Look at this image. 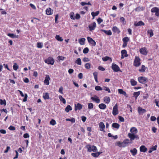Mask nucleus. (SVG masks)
I'll return each instance as SVG.
<instances>
[{"instance_id": "39448f33", "label": "nucleus", "mask_w": 159, "mask_h": 159, "mask_svg": "<svg viewBox=\"0 0 159 159\" xmlns=\"http://www.w3.org/2000/svg\"><path fill=\"white\" fill-rule=\"evenodd\" d=\"M133 64L136 67H138L140 65V59L139 57H135L134 61Z\"/></svg>"}, {"instance_id": "b1692460", "label": "nucleus", "mask_w": 159, "mask_h": 159, "mask_svg": "<svg viewBox=\"0 0 159 159\" xmlns=\"http://www.w3.org/2000/svg\"><path fill=\"white\" fill-rule=\"evenodd\" d=\"M104 102L106 104H108L110 101V99L109 97L106 96L103 99Z\"/></svg>"}, {"instance_id": "4468645a", "label": "nucleus", "mask_w": 159, "mask_h": 159, "mask_svg": "<svg viewBox=\"0 0 159 159\" xmlns=\"http://www.w3.org/2000/svg\"><path fill=\"white\" fill-rule=\"evenodd\" d=\"M121 59H123L124 57H128L127 51L125 50H122L121 52Z\"/></svg>"}, {"instance_id": "5701e85b", "label": "nucleus", "mask_w": 159, "mask_h": 159, "mask_svg": "<svg viewBox=\"0 0 159 159\" xmlns=\"http://www.w3.org/2000/svg\"><path fill=\"white\" fill-rule=\"evenodd\" d=\"M46 13L47 15H51L53 13V10H52L51 8H49L47 9L46 10Z\"/></svg>"}, {"instance_id": "f704fd0d", "label": "nucleus", "mask_w": 159, "mask_h": 159, "mask_svg": "<svg viewBox=\"0 0 159 159\" xmlns=\"http://www.w3.org/2000/svg\"><path fill=\"white\" fill-rule=\"evenodd\" d=\"M72 107L70 105H68L65 108V111L67 112H68L72 110Z\"/></svg>"}, {"instance_id": "3c124183", "label": "nucleus", "mask_w": 159, "mask_h": 159, "mask_svg": "<svg viewBox=\"0 0 159 159\" xmlns=\"http://www.w3.org/2000/svg\"><path fill=\"white\" fill-rule=\"evenodd\" d=\"M123 42L127 43L129 41V38L128 37H125L122 39Z\"/></svg>"}, {"instance_id": "c756f323", "label": "nucleus", "mask_w": 159, "mask_h": 159, "mask_svg": "<svg viewBox=\"0 0 159 159\" xmlns=\"http://www.w3.org/2000/svg\"><path fill=\"white\" fill-rule=\"evenodd\" d=\"M7 36L12 38H18L19 36L18 35H16L14 34L8 33L7 34Z\"/></svg>"}, {"instance_id": "ea45409f", "label": "nucleus", "mask_w": 159, "mask_h": 159, "mask_svg": "<svg viewBox=\"0 0 159 159\" xmlns=\"http://www.w3.org/2000/svg\"><path fill=\"white\" fill-rule=\"evenodd\" d=\"M58 97L60 100L61 102H62L64 104H65L66 103V101L65 99L63 98L62 96L59 95V96Z\"/></svg>"}, {"instance_id": "09e8293b", "label": "nucleus", "mask_w": 159, "mask_h": 159, "mask_svg": "<svg viewBox=\"0 0 159 159\" xmlns=\"http://www.w3.org/2000/svg\"><path fill=\"white\" fill-rule=\"evenodd\" d=\"M75 63L79 65H81V61L80 58H78L76 61Z\"/></svg>"}, {"instance_id": "a878e982", "label": "nucleus", "mask_w": 159, "mask_h": 159, "mask_svg": "<svg viewBox=\"0 0 159 159\" xmlns=\"http://www.w3.org/2000/svg\"><path fill=\"white\" fill-rule=\"evenodd\" d=\"M101 152H98L96 153H91V155L94 157H98L99 155L102 153Z\"/></svg>"}, {"instance_id": "5fc2aeb1", "label": "nucleus", "mask_w": 159, "mask_h": 159, "mask_svg": "<svg viewBox=\"0 0 159 159\" xmlns=\"http://www.w3.org/2000/svg\"><path fill=\"white\" fill-rule=\"evenodd\" d=\"M95 89L97 91H101L102 90V88L100 86H97L95 87Z\"/></svg>"}, {"instance_id": "de8ad7c7", "label": "nucleus", "mask_w": 159, "mask_h": 159, "mask_svg": "<svg viewBox=\"0 0 159 159\" xmlns=\"http://www.w3.org/2000/svg\"><path fill=\"white\" fill-rule=\"evenodd\" d=\"M0 104L3 105V104L4 106L6 105V102L5 100H2V99L0 100Z\"/></svg>"}, {"instance_id": "4c0bfd02", "label": "nucleus", "mask_w": 159, "mask_h": 159, "mask_svg": "<svg viewBox=\"0 0 159 159\" xmlns=\"http://www.w3.org/2000/svg\"><path fill=\"white\" fill-rule=\"evenodd\" d=\"M118 92L119 93L122 94L124 95H126V93L124 91L123 89H119L118 90Z\"/></svg>"}, {"instance_id": "a211bd4d", "label": "nucleus", "mask_w": 159, "mask_h": 159, "mask_svg": "<svg viewBox=\"0 0 159 159\" xmlns=\"http://www.w3.org/2000/svg\"><path fill=\"white\" fill-rule=\"evenodd\" d=\"M99 127L101 131H103L104 130L105 125L102 122H101L99 124Z\"/></svg>"}, {"instance_id": "9b49d317", "label": "nucleus", "mask_w": 159, "mask_h": 159, "mask_svg": "<svg viewBox=\"0 0 159 159\" xmlns=\"http://www.w3.org/2000/svg\"><path fill=\"white\" fill-rule=\"evenodd\" d=\"M88 42L90 44H91L93 46H95L96 45V42L93 39L90 37H88L87 38Z\"/></svg>"}, {"instance_id": "0e129e2a", "label": "nucleus", "mask_w": 159, "mask_h": 159, "mask_svg": "<svg viewBox=\"0 0 159 159\" xmlns=\"http://www.w3.org/2000/svg\"><path fill=\"white\" fill-rule=\"evenodd\" d=\"M0 133L1 134H5L6 133V131L4 129H1L0 130Z\"/></svg>"}, {"instance_id": "7ed1b4c3", "label": "nucleus", "mask_w": 159, "mask_h": 159, "mask_svg": "<svg viewBox=\"0 0 159 159\" xmlns=\"http://www.w3.org/2000/svg\"><path fill=\"white\" fill-rule=\"evenodd\" d=\"M86 148L87 149V151L89 152H91L92 151L96 152L97 150L96 147L94 145L92 146L90 144H88L86 146Z\"/></svg>"}, {"instance_id": "0eeeda50", "label": "nucleus", "mask_w": 159, "mask_h": 159, "mask_svg": "<svg viewBox=\"0 0 159 159\" xmlns=\"http://www.w3.org/2000/svg\"><path fill=\"white\" fill-rule=\"evenodd\" d=\"M119 112L118 110V105L116 103L113 107L112 113L113 115L115 116L118 114Z\"/></svg>"}, {"instance_id": "8fccbe9b", "label": "nucleus", "mask_w": 159, "mask_h": 159, "mask_svg": "<svg viewBox=\"0 0 159 159\" xmlns=\"http://www.w3.org/2000/svg\"><path fill=\"white\" fill-rule=\"evenodd\" d=\"M43 46V44L42 43L38 42L37 43V47L39 48H42Z\"/></svg>"}, {"instance_id": "49530a36", "label": "nucleus", "mask_w": 159, "mask_h": 159, "mask_svg": "<svg viewBox=\"0 0 159 159\" xmlns=\"http://www.w3.org/2000/svg\"><path fill=\"white\" fill-rule=\"evenodd\" d=\"M70 17L72 20H75V14L74 12H71L70 14Z\"/></svg>"}, {"instance_id": "a19ab883", "label": "nucleus", "mask_w": 159, "mask_h": 159, "mask_svg": "<svg viewBox=\"0 0 159 159\" xmlns=\"http://www.w3.org/2000/svg\"><path fill=\"white\" fill-rule=\"evenodd\" d=\"M93 75L94 76V78L95 79V81L97 82H98V73L97 72H95L93 73Z\"/></svg>"}, {"instance_id": "680f3d73", "label": "nucleus", "mask_w": 159, "mask_h": 159, "mask_svg": "<svg viewBox=\"0 0 159 159\" xmlns=\"http://www.w3.org/2000/svg\"><path fill=\"white\" fill-rule=\"evenodd\" d=\"M57 58H58V59L59 60H62V61L64 60L65 59L64 57H63L62 56H59Z\"/></svg>"}, {"instance_id": "58836bf2", "label": "nucleus", "mask_w": 159, "mask_h": 159, "mask_svg": "<svg viewBox=\"0 0 159 159\" xmlns=\"http://www.w3.org/2000/svg\"><path fill=\"white\" fill-rule=\"evenodd\" d=\"M55 38L58 41H62L63 40L62 37H61L59 35H56Z\"/></svg>"}, {"instance_id": "f257e3e1", "label": "nucleus", "mask_w": 159, "mask_h": 159, "mask_svg": "<svg viewBox=\"0 0 159 159\" xmlns=\"http://www.w3.org/2000/svg\"><path fill=\"white\" fill-rule=\"evenodd\" d=\"M131 133L128 134V136L130 138V140L132 141L135 139H139V137L138 135L135 134L138 133V130L135 127H131L130 130Z\"/></svg>"}, {"instance_id": "a18cd8bd", "label": "nucleus", "mask_w": 159, "mask_h": 159, "mask_svg": "<svg viewBox=\"0 0 159 159\" xmlns=\"http://www.w3.org/2000/svg\"><path fill=\"white\" fill-rule=\"evenodd\" d=\"M13 69L15 70H17L19 68V66L16 63H15L13 66Z\"/></svg>"}, {"instance_id": "603ef678", "label": "nucleus", "mask_w": 159, "mask_h": 159, "mask_svg": "<svg viewBox=\"0 0 159 159\" xmlns=\"http://www.w3.org/2000/svg\"><path fill=\"white\" fill-rule=\"evenodd\" d=\"M89 49L88 48L86 47L83 50V52L84 53L86 54L89 52Z\"/></svg>"}, {"instance_id": "6e6552de", "label": "nucleus", "mask_w": 159, "mask_h": 159, "mask_svg": "<svg viewBox=\"0 0 159 159\" xmlns=\"http://www.w3.org/2000/svg\"><path fill=\"white\" fill-rule=\"evenodd\" d=\"M139 51L140 53L145 56L148 53L147 49L145 47L140 48Z\"/></svg>"}, {"instance_id": "dca6fc26", "label": "nucleus", "mask_w": 159, "mask_h": 159, "mask_svg": "<svg viewBox=\"0 0 159 159\" xmlns=\"http://www.w3.org/2000/svg\"><path fill=\"white\" fill-rule=\"evenodd\" d=\"M18 91L19 92L20 95L22 97L25 96L23 100V102H26L27 100V98L28 97L27 94L25 93V95H24L23 92L21 91L20 90H18Z\"/></svg>"}, {"instance_id": "6ab92c4d", "label": "nucleus", "mask_w": 159, "mask_h": 159, "mask_svg": "<svg viewBox=\"0 0 159 159\" xmlns=\"http://www.w3.org/2000/svg\"><path fill=\"white\" fill-rule=\"evenodd\" d=\"M134 25L135 26H142L144 25V23L142 21H140L138 22H135L134 24Z\"/></svg>"}, {"instance_id": "bf43d9fd", "label": "nucleus", "mask_w": 159, "mask_h": 159, "mask_svg": "<svg viewBox=\"0 0 159 159\" xmlns=\"http://www.w3.org/2000/svg\"><path fill=\"white\" fill-rule=\"evenodd\" d=\"M63 88L62 86L60 87L59 88L58 92L60 93H61V94H63Z\"/></svg>"}, {"instance_id": "473e14b6", "label": "nucleus", "mask_w": 159, "mask_h": 159, "mask_svg": "<svg viewBox=\"0 0 159 159\" xmlns=\"http://www.w3.org/2000/svg\"><path fill=\"white\" fill-rule=\"evenodd\" d=\"M140 91H138L137 92H135L134 93L133 95V96L136 99L140 95Z\"/></svg>"}, {"instance_id": "e2e57ef3", "label": "nucleus", "mask_w": 159, "mask_h": 159, "mask_svg": "<svg viewBox=\"0 0 159 159\" xmlns=\"http://www.w3.org/2000/svg\"><path fill=\"white\" fill-rule=\"evenodd\" d=\"M80 18V15L78 13H76L75 14V18L77 20L79 19Z\"/></svg>"}, {"instance_id": "f03ea898", "label": "nucleus", "mask_w": 159, "mask_h": 159, "mask_svg": "<svg viewBox=\"0 0 159 159\" xmlns=\"http://www.w3.org/2000/svg\"><path fill=\"white\" fill-rule=\"evenodd\" d=\"M129 139H126L124 140L123 142H121L120 141H117L116 143V145L120 147H125L129 143H131L129 142Z\"/></svg>"}, {"instance_id": "4d7b16f0", "label": "nucleus", "mask_w": 159, "mask_h": 159, "mask_svg": "<svg viewBox=\"0 0 159 159\" xmlns=\"http://www.w3.org/2000/svg\"><path fill=\"white\" fill-rule=\"evenodd\" d=\"M8 128L10 130H15L16 129L15 127L12 125H10Z\"/></svg>"}, {"instance_id": "052dcab7", "label": "nucleus", "mask_w": 159, "mask_h": 159, "mask_svg": "<svg viewBox=\"0 0 159 159\" xmlns=\"http://www.w3.org/2000/svg\"><path fill=\"white\" fill-rule=\"evenodd\" d=\"M119 119L121 122H124L125 121L124 118L120 116H119Z\"/></svg>"}, {"instance_id": "864d4df0", "label": "nucleus", "mask_w": 159, "mask_h": 159, "mask_svg": "<svg viewBox=\"0 0 159 159\" xmlns=\"http://www.w3.org/2000/svg\"><path fill=\"white\" fill-rule=\"evenodd\" d=\"M50 124L52 125H54L56 124V121L54 119H52L50 122Z\"/></svg>"}, {"instance_id": "69168bd1", "label": "nucleus", "mask_w": 159, "mask_h": 159, "mask_svg": "<svg viewBox=\"0 0 159 159\" xmlns=\"http://www.w3.org/2000/svg\"><path fill=\"white\" fill-rule=\"evenodd\" d=\"M103 21V20L102 19L99 18L97 19V22L98 24H100L101 22H102Z\"/></svg>"}, {"instance_id": "2eb2a0df", "label": "nucleus", "mask_w": 159, "mask_h": 159, "mask_svg": "<svg viewBox=\"0 0 159 159\" xmlns=\"http://www.w3.org/2000/svg\"><path fill=\"white\" fill-rule=\"evenodd\" d=\"M50 80V79L49 75H46L45 80L44 81V84L47 85H48L49 84V81Z\"/></svg>"}, {"instance_id": "2f4dec72", "label": "nucleus", "mask_w": 159, "mask_h": 159, "mask_svg": "<svg viewBox=\"0 0 159 159\" xmlns=\"http://www.w3.org/2000/svg\"><path fill=\"white\" fill-rule=\"evenodd\" d=\"M102 31L105 34L108 35H111L112 34V32L111 30H102Z\"/></svg>"}, {"instance_id": "9d476101", "label": "nucleus", "mask_w": 159, "mask_h": 159, "mask_svg": "<svg viewBox=\"0 0 159 159\" xmlns=\"http://www.w3.org/2000/svg\"><path fill=\"white\" fill-rule=\"evenodd\" d=\"M111 68L114 72H118L120 71V68L118 66L115 64H112L111 66Z\"/></svg>"}, {"instance_id": "cd10ccee", "label": "nucleus", "mask_w": 159, "mask_h": 159, "mask_svg": "<svg viewBox=\"0 0 159 159\" xmlns=\"http://www.w3.org/2000/svg\"><path fill=\"white\" fill-rule=\"evenodd\" d=\"M146 67L144 65H142L141 67V68L139 70V71L143 73L145 71Z\"/></svg>"}, {"instance_id": "412c9836", "label": "nucleus", "mask_w": 159, "mask_h": 159, "mask_svg": "<svg viewBox=\"0 0 159 159\" xmlns=\"http://www.w3.org/2000/svg\"><path fill=\"white\" fill-rule=\"evenodd\" d=\"M147 150V148L144 145H142L140 147V151L141 152H145Z\"/></svg>"}, {"instance_id": "c85d7f7f", "label": "nucleus", "mask_w": 159, "mask_h": 159, "mask_svg": "<svg viewBox=\"0 0 159 159\" xmlns=\"http://www.w3.org/2000/svg\"><path fill=\"white\" fill-rule=\"evenodd\" d=\"M112 126L113 128H116L117 129L119 128L120 127V125L117 123H114L112 124Z\"/></svg>"}, {"instance_id": "ddd939ff", "label": "nucleus", "mask_w": 159, "mask_h": 159, "mask_svg": "<svg viewBox=\"0 0 159 159\" xmlns=\"http://www.w3.org/2000/svg\"><path fill=\"white\" fill-rule=\"evenodd\" d=\"M91 99L93 101H95L97 103H99L100 102V99L96 95H94L93 97H91Z\"/></svg>"}, {"instance_id": "e433bc0d", "label": "nucleus", "mask_w": 159, "mask_h": 159, "mask_svg": "<svg viewBox=\"0 0 159 159\" xmlns=\"http://www.w3.org/2000/svg\"><path fill=\"white\" fill-rule=\"evenodd\" d=\"M85 40V39L84 38H82L79 40V42L81 45H83L84 44Z\"/></svg>"}, {"instance_id": "7c9ffc66", "label": "nucleus", "mask_w": 159, "mask_h": 159, "mask_svg": "<svg viewBox=\"0 0 159 159\" xmlns=\"http://www.w3.org/2000/svg\"><path fill=\"white\" fill-rule=\"evenodd\" d=\"M131 85L132 86H134L137 84V82L133 79H131L130 80Z\"/></svg>"}, {"instance_id": "4be33fe9", "label": "nucleus", "mask_w": 159, "mask_h": 159, "mask_svg": "<svg viewBox=\"0 0 159 159\" xmlns=\"http://www.w3.org/2000/svg\"><path fill=\"white\" fill-rule=\"evenodd\" d=\"M130 152L133 156H134L137 153V150L136 148H134L132 149H131Z\"/></svg>"}, {"instance_id": "20e7f679", "label": "nucleus", "mask_w": 159, "mask_h": 159, "mask_svg": "<svg viewBox=\"0 0 159 159\" xmlns=\"http://www.w3.org/2000/svg\"><path fill=\"white\" fill-rule=\"evenodd\" d=\"M45 62L48 64L53 65H54L55 61L53 57H49L44 61Z\"/></svg>"}, {"instance_id": "13d9d810", "label": "nucleus", "mask_w": 159, "mask_h": 159, "mask_svg": "<svg viewBox=\"0 0 159 159\" xmlns=\"http://www.w3.org/2000/svg\"><path fill=\"white\" fill-rule=\"evenodd\" d=\"M142 7H138L136 8L135 11H139L141 10H142Z\"/></svg>"}, {"instance_id": "c9c22d12", "label": "nucleus", "mask_w": 159, "mask_h": 159, "mask_svg": "<svg viewBox=\"0 0 159 159\" xmlns=\"http://www.w3.org/2000/svg\"><path fill=\"white\" fill-rule=\"evenodd\" d=\"M43 98L45 100L49 99V97L48 93H44L43 96Z\"/></svg>"}, {"instance_id": "1a4fd4ad", "label": "nucleus", "mask_w": 159, "mask_h": 159, "mask_svg": "<svg viewBox=\"0 0 159 159\" xmlns=\"http://www.w3.org/2000/svg\"><path fill=\"white\" fill-rule=\"evenodd\" d=\"M151 11L152 13H155V15L157 16H159V9L157 7L152 8L151 9Z\"/></svg>"}, {"instance_id": "79ce46f5", "label": "nucleus", "mask_w": 159, "mask_h": 159, "mask_svg": "<svg viewBox=\"0 0 159 159\" xmlns=\"http://www.w3.org/2000/svg\"><path fill=\"white\" fill-rule=\"evenodd\" d=\"M99 13V11H97L96 12H91V15L93 17H94L95 16H98Z\"/></svg>"}, {"instance_id": "423d86ee", "label": "nucleus", "mask_w": 159, "mask_h": 159, "mask_svg": "<svg viewBox=\"0 0 159 159\" xmlns=\"http://www.w3.org/2000/svg\"><path fill=\"white\" fill-rule=\"evenodd\" d=\"M138 80L140 83L143 84L146 83L147 79L144 76H140L138 77Z\"/></svg>"}, {"instance_id": "338daca9", "label": "nucleus", "mask_w": 159, "mask_h": 159, "mask_svg": "<svg viewBox=\"0 0 159 159\" xmlns=\"http://www.w3.org/2000/svg\"><path fill=\"white\" fill-rule=\"evenodd\" d=\"M151 120L152 121H155L156 120V117L153 116H152L150 118Z\"/></svg>"}, {"instance_id": "c03bdc74", "label": "nucleus", "mask_w": 159, "mask_h": 159, "mask_svg": "<svg viewBox=\"0 0 159 159\" xmlns=\"http://www.w3.org/2000/svg\"><path fill=\"white\" fill-rule=\"evenodd\" d=\"M147 33L148 34H150V37H152L153 35V33L152 30H148Z\"/></svg>"}, {"instance_id": "6e6d98bb", "label": "nucleus", "mask_w": 159, "mask_h": 159, "mask_svg": "<svg viewBox=\"0 0 159 159\" xmlns=\"http://www.w3.org/2000/svg\"><path fill=\"white\" fill-rule=\"evenodd\" d=\"M91 64L89 63H86L85 65V67L87 69H89L90 68Z\"/></svg>"}, {"instance_id": "393cba45", "label": "nucleus", "mask_w": 159, "mask_h": 159, "mask_svg": "<svg viewBox=\"0 0 159 159\" xmlns=\"http://www.w3.org/2000/svg\"><path fill=\"white\" fill-rule=\"evenodd\" d=\"M138 112L139 113H144L146 112V111L145 109H143L140 107H139L138 108Z\"/></svg>"}, {"instance_id": "bb28decb", "label": "nucleus", "mask_w": 159, "mask_h": 159, "mask_svg": "<svg viewBox=\"0 0 159 159\" xmlns=\"http://www.w3.org/2000/svg\"><path fill=\"white\" fill-rule=\"evenodd\" d=\"M98 107L100 109L104 110L107 107V106L105 104L101 103L99 105Z\"/></svg>"}, {"instance_id": "aec40b11", "label": "nucleus", "mask_w": 159, "mask_h": 159, "mask_svg": "<svg viewBox=\"0 0 159 159\" xmlns=\"http://www.w3.org/2000/svg\"><path fill=\"white\" fill-rule=\"evenodd\" d=\"M112 30L113 32L119 34L120 31L119 29L116 26H114L112 28Z\"/></svg>"}, {"instance_id": "f3484780", "label": "nucleus", "mask_w": 159, "mask_h": 159, "mask_svg": "<svg viewBox=\"0 0 159 159\" xmlns=\"http://www.w3.org/2000/svg\"><path fill=\"white\" fill-rule=\"evenodd\" d=\"M82 108V105L79 103H78L77 105L75 104V110L76 111L77 110H80Z\"/></svg>"}, {"instance_id": "72a5a7b5", "label": "nucleus", "mask_w": 159, "mask_h": 159, "mask_svg": "<svg viewBox=\"0 0 159 159\" xmlns=\"http://www.w3.org/2000/svg\"><path fill=\"white\" fill-rule=\"evenodd\" d=\"M102 60L104 61H107L108 60L110 61H112V59L111 57L108 56H106L102 57Z\"/></svg>"}, {"instance_id": "f8f14e48", "label": "nucleus", "mask_w": 159, "mask_h": 159, "mask_svg": "<svg viewBox=\"0 0 159 159\" xmlns=\"http://www.w3.org/2000/svg\"><path fill=\"white\" fill-rule=\"evenodd\" d=\"M96 26V24L94 22L89 25V30L90 31L94 30Z\"/></svg>"}, {"instance_id": "37998d69", "label": "nucleus", "mask_w": 159, "mask_h": 159, "mask_svg": "<svg viewBox=\"0 0 159 159\" xmlns=\"http://www.w3.org/2000/svg\"><path fill=\"white\" fill-rule=\"evenodd\" d=\"M88 108L89 109H91L93 108V105L92 103H88Z\"/></svg>"}, {"instance_id": "774afa93", "label": "nucleus", "mask_w": 159, "mask_h": 159, "mask_svg": "<svg viewBox=\"0 0 159 159\" xmlns=\"http://www.w3.org/2000/svg\"><path fill=\"white\" fill-rule=\"evenodd\" d=\"M30 6L33 9L35 10L36 9V7L35 5L33 4L30 3Z\"/></svg>"}]
</instances>
